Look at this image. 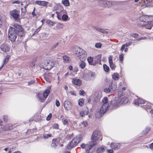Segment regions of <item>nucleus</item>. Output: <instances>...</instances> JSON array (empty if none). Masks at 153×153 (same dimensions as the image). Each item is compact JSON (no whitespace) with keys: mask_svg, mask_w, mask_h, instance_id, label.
Returning <instances> with one entry per match:
<instances>
[{"mask_svg":"<svg viewBox=\"0 0 153 153\" xmlns=\"http://www.w3.org/2000/svg\"><path fill=\"white\" fill-rule=\"evenodd\" d=\"M22 37L24 35V31L22 27L16 24L10 26L8 30V37L11 42H14L17 38V35Z\"/></svg>","mask_w":153,"mask_h":153,"instance_id":"obj_1","label":"nucleus"},{"mask_svg":"<svg viewBox=\"0 0 153 153\" xmlns=\"http://www.w3.org/2000/svg\"><path fill=\"white\" fill-rule=\"evenodd\" d=\"M129 99L127 96H115L111 101V105L115 108H117L120 105L126 104Z\"/></svg>","mask_w":153,"mask_h":153,"instance_id":"obj_2","label":"nucleus"},{"mask_svg":"<svg viewBox=\"0 0 153 153\" xmlns=\"http://www.w3.org/2000/svg\"><path fill=\"white\" fill-rule=\"evenodd\" d=\"M108 99L107 97H105L102 100L103 103L102 105L101 108L100 109L97 111L95 114L96 117L97 118L101 117L108 110V107H110V104L108 102Z\"/></svg>","mask_w":153,"mask_h":153,"instance_id":"obj_3","label":"nucleus"},{"mask_svg":"<svg viewBox=\"0 0 153 153\" xmlns=\"http://www.w3.org/2000/svg\"><path fill=\"white\" fill-rule=\"evenodd\" d=\"M76 54L80 60H85L87 57V54L85 51L79 47L76 49Z\"/></svg>","mask_w":153,"mask_h":153,"instance_id":"obj_4","label":"nucleus"},{"mask_svg":"<svg viewBox=\"0 0 153 153\" xmlns=\"http://www.w3.org/2000/svg\"><path fill=\"white\" fill-rule=\"evenodd\" d=\"M97 145V143L95 142L91 141L86 144L84 143L81 144L80 146L82 149H85L87 153H92L93 149L92 148L94 146Z\"/></svg>","mask_w":153,"mask_h":153,"instance_id":"obj_5","label":"nucleus"},{"mask_svg":"<svg viewBox=\"0 0 153 153\" xmlns=\"http://www.w3.org/2000/svg\"><path fill=\"white\" fill-rule=\"evenodd\" d=\"M81 136H76L68 143L67 145L68 148L70 149L75 147L81 141Z\"/></svg>","mask_w":153,"mask_h":153,"instance_id":"obj_6","label":"nucleus"},{"mask_svg":"<svg viewBox=\"0 0 153 153\" xmlns=\"http://www.w3.org/2000/svg\"><path fill=\"white\" fill-rule=\"evenodd\" d=\"M101 137V133L98 130H95L93 133L92 136V141L95 142L97 143V141L99 140Z\"/></svg>","mask_w":153,"mask_h":153,"instance_id":"obj_7","label":"nucleus"},{"mask_svg":"<svg viewBox=\"0 0 153 153\" xmlns=\"http://www.w3.org/2000/svg\"><path fill=\"white\" fill-rule=\"evenodd\" d=\"M54 65V64L53 62L51 61H46L45 62L44 65L42 68L47 70H50L53 67Z\"/></svg>","mask_w":153,"mask_h":153,"instance_id":"obj_8","label":"nucleus"},{"mask_svg":"<svg viewBox=\"0 0 153 153\" xmlns=\"http://www.w3.org/2000/svg\"><path fill=\"white\" fill-rule=\"evenodd\" d=\"M11 16L14 19L15 21L19 20V11L16 10H14L10 12Z\"/></svg>","mask_w":153,"mask_h":153,"instance_id":"obj_9","label":"nucleus"},{"mask_svg":"<svg viewBox=\"0 0 153 153\" xmlns=\"http://www.w3.org/2000/svg\"><path fill=\"white\" fill-rule=\"evenodd\" d=\"M146 103V101L143 99L138 98L134 99L133 101V104L135 105L139 106L140 105L144 104Z\"/></svg>","mask_w":153,"mask_h":153,"instance_id":"obj_10","label":"nucleus"},{"mask_svg":"<svg viewBox=\"0 0 153 153\" xmlns=\"http://www.w3.org/2000/svg\"><path fill=\"white\" fill-rule=\"evenodd\" d=\"M64 107L66 110H70L72 108L71 102L68 101H65L64 102Z\"/></svg>","mask_w":153,"mask_h":153,"instance_id":"obj_11","label":"nucleus"},{"mask_svg":"<svg viewBox=\"0 0 153 153\" xmlns=\"http://www.w3.org/2000/svg\"><path fill=\"white\" fill-rule=\"evenodd\" d=\"M89 113V110L87 107H84L82 111L80 112V114L81 116L82 117H84L85 115H87Z\"/></svg>","mask_w":153,"mask_h":153,"instance_id":"obj_12","label":"nucleus"},{"mask_svg":"<svg viewBox=\"0 0 153 153\" xmlns=\"http://www.w3.org/2000/svg\"><path fill=\"white\" fill-rule=\"evenodd\" d=\"M113 56H110L108 58L109 62L110 68L112 70H114L116 68V66L114 64L113 60Z\"/></svg>","mask_w":153,"mask_h":153,"instance_id":"obj_13","label":"nucleus"},{"mask_svg":"<svg viewBox=\"0 0 153 153\" xmlns=\"http://www.w3.org/2000/svg\"><path fill=\"white\" fill-rule=\"evenodd\" d=\"M0 48L1 51L4 52H6L9 51L10 47L8 45L5 44H3L1 45Z\"/></svg>","mask_w":153,"mask_h":153,"instance_id":"obj_14","label":"nucleus"},{"mask_svg":"<svg viewBox=\"0 0 153 153\" xmlns=\"http://www.w3.org/2000/svg\"><path fill=\"white\" fill-rule=\"evenodd\" d=\"M144 25L146 28L151 29L153 26V22L149 21L148 22H146L144 24Z\"/></svg>","mask_w":153,"mask_h":153,"instance_id":"obj_15","label":"nucleus"},{"mask_svg":"<svg viewBox=\"0 0 153 153\" xmlns=\"http://www.w3.org/2000/svg\"><path fill=\"white\" fill-rule=\"evenodd\" d=\"M35 3L39 5L47 7V5L49 3L48 2L45 1H36Z\"/></svg>","mask_w":153,"mask_h":153,"instance_id":"obj_16","label":"nucleus"},{"mask_svg":"<svg viewBox=\"0 0 153 153\" xmlns=\"http://www.w3.org/2000/svg\"><path fill=\"white\" fill-rule=\"evenodd\" d=\"M59 141V139H53L52 140V143L51 144V146L53 148H56Z\"/></svg>","mask_w":153,"mask_h":153,"instance_id":"obj_17","label":"nucleus"},{"mask_svg":"<svg viewBox=\"0 0 153 153\" xmlns=\"http://www.w3.org/2000/svg\"><path fill=\"white\" fill-rule=\"evenodd\" d=\"M110 146L111 148L115 150H117L120 147V144L118 143H111L110 144Z\"/></svg>","mask_w":153,"mask_h":153,"instance_id":"obj_18","label":"nucleus"},{"mask_svg":"<svg viewBox=\"0 0 153 153\" xmlns=\"http://www.w3.org/2000/svg\"><path fill=\"white\" fill-rule=\"evenodd\" d=\"M84 60H81L79 63V67L82 69H83L86 67V63Z\"/></svg>","mask_w":153,"mask_h":153,"instance_id":"obj_19","label":"nucleus"},{"mask_svg":"<svg viewBox=\"0 0 153 153\" xmlns=\"http://www.w3.org/2000/svg\"><path fill=\"white\" fill-rule=\"evenodd\" d=\"M72 82L74 84L77 85H80L82 84L81 81L79 79H74Z\"/></svg>","mask_w":153,"mask_h":153,"instance_id":"obj_20","label":"nucleus"},{"mask_svg":"<svg viewBox=\"0 0 153 153\" xmlns=\"http://www.w3.org/2000/svg\"><path fill=\"white\" fill-rule=\"evenodd\" d=\"M109 87H110V89L111 92L115 91L117 88V84L115 82H112L111 85Z\"/></svg>","mask_w":153,"mask_h":153,"instance_id":"obj_21","label":"nucleus"},{"mask_svg":"<svg viewBox=\"0 0 153 153\" xmlns=\"http://www.w3.org/2000/svg\"><path fill=\"white\" fill-rule=\"evenodd\" d=\"M146 105H143V106H141V107L145 109H149L151 108V104L146 101Z\"/></svg>","mask_w":153,"mask_h":153,"instance_id":"obj_22","label":"nucleus"},{"mask_svg":"<svg viewBox=\"0 0 153 153\" xmlns=\"http://www.w3.org/2000/svg\"><path fill=\"white\" fill-rule=\"evenodd\" d=\"M149 18V17L146 15L145 16H141L140 18V20L144 22H145V23L146 22H148V19Z\"/></svg>","mask_w":153,"mask_h":153,"instance_id":"obj_23","label":"nucleus"},{"mask_svg":"<svg viewBox=\"0 0 153 153\" xmlns=\"http://www.w3.org/2000/svg\"><path fill=\"white\" fill-rule=\"evenodd\" d=\"M101 55L100 54L97 56L95 58V63L100 64L101 62Z\"/></svg>","mask_w":153,"mask_h":153,"instance_id":"obj_24","label":"nucleus"},{"mask_svg":"<svg viewBox=\"0 0 153 153\" xmlns=\"http://www.w3.org/2000/svg\"><path fill=\"white\" fill-rule=\"evenodd\" d=\"M87 60L89 65H95L96 63H94L93 62V58L91 57H89L87 58Z\"/></svg>","mask_w":153,"mask_h":153,"instance_id":"obj_25","label":"nucleus"},{"mask_svg":"<svg viewBox=\"0 0 153 153\" xmlns=\"http://www.w3.org/2000/svg\"><path fill=\"white\" fill-rule=\"evenodd\" d=\"M51 87H49L46 89L43 92V96H48L50 92V90H51Z\"/></svg>","mask_w":153,"mask_h":153,"instance_id":"obj_26","label":"nucleus"},{"mask_svg":"<svg viewBox=\"0 0 153 153\" xmlns=\"http://www.w3.org/2000/svg\"><path fill=\"white\" fill-rule=\"evenodd\" d=\"M95 29L97 31L103 33H107L108 32L105 30L101 28L95 27Z\"/></svg>","mask_w":153,"mask_h":153,"instance_id":"obj_27","label":"nucleus"},{"mask_svg":"<svg viewBox=\"0 0 153 153\" xmlns=\"http://www.w3.org/2000/svg\"><path fill=\"white\" fill-rule=\"evenodd\" d=\"M48 96H37V98L41 102H44Z\"/></svg>","mask_w":153,"mask_h":153,"instance_id":"obj_28","label":"nucleus"},{"mask_svg":"<svg viewBox=\"0 0 153 153\" xmlns=\"http://www.w3.org/2000/svg\"><path fill=\"white\" fill-rule=\"evenodd\" d=\"M13 128V126L11 124H9L5 127V129H4V130L8 131L12 129Z\"/></svg>","mask_w":153,"mask_h":153,"instance_id":"obj_29","label":"nucleus"},{"mask_svg":"<svg viewBox=\"0 0 153 153\" xmlns=\"http://www.w3.org/2000/svg\"><path fill=\"white\" fill-rule=\"evenodd\" d=\"M48 34L47 33H43L41 34L40 36V37L42 39H47Z\"/></svg>","mask_w":153,"mask_h":153,"instance_id":"obj_30","label":"nucleus"},{"mask_svg":"<svg viewBox=\"0 0 153 153\" xmlns=\"http://www.w3.org/2000/svg\"><path fill=\"white\" fill-rule=\"evenodd\" d=\"M64 61L65 62H69L71 61V59L67 56H63Z\"/></svg>","mask_w":153,"mask_h":153,"instance_id":"obj_31","label":"nucleus"},{"mask_svg":"<svg viewBox=\"0 0 153 153\" xmlns=\"http://www.w3.org/2000/svg\"><path fill=\"white\" fill-rule=\"evenodd\" d=\"M119 75L117 73H114L112 75V77L115 80H117L119 78Z\"/></svg>","mask_w":153,"mask_h":153,"instance_id":"obj_32","label":"nucleus"},{"mask_svg":"<svg viewBox=\"0 0 153 153\" xmlns=\"http://www.w3.org/2000/svg\"><path fill=\"white\" fill-rule=\"evenodd\" d=\"M52 135L51 134H44L43 135L42 137L45 139H47L48 138L51 137Z\"/></svg>","mask_w":153,"mask_h":153,"instance_id":"obj_33","label":"nucleus"},{"mask_svg":"<svg viewBox=\"0 0 153 153\" xmlns=\"http://www.w3.org/2000/svg\"><path fill=\"white\" fill-rule=\"evenodd\" d=\"M62 3L65 6H68L69 5L70 3L68 0H64L62 1Z\"/></svg>","mask_w":153,"mask_h":153,"instance_id":"obj_34","label":"nucleus"},{"mask_svg":"<svg viewBox=\"0 0 153 153\" xmlns=\"http://www.w3.org/2000/svg\"><path fill=\"white\" fill-rule=\"evenodd\" d=\"M68 16L66 14H63L62 17V19L64 21H67L68 20Z\"/></svg>","mask_w":153,"mask_h":153,"instance_id":"obj_35","label":"nucleus"},{"mask_svg":"<svg viewBox=\"0 0 153 153\" xmlns=\"http://www.w3.org/2000/svg\"><path fill=\"white\" fill-rule=\"evenodd\" d=\"M105 151V149L104 148L101 147H100L97 149V153H102Z\"/></svg>","mask_w":153,"mask_h":153,"instance_id":"obj_36","label":"nucleus"},{"mask_svg":"<svg viewBox=\"0 0 153 153\" xmlns=\"http://www.w3.org/2000/svg\"><path fill=\"white\" fill-rule=\"evenodd\" d=\"M64 27V25L62 23H58L56 26L57 29H60L63 28Z\"/></svg>","mask_w":153,"mask_h":153,"instance_id":"obj_37","label":"nucleus"},{"mask_svg":"<svg viewBox=\"0 0 153 153\" xmlns=\"http://www.w3.org/2000/svg\"><path fill=\"white\" fill-rule=\"evenodd\" d=\"M59 43L57 42L55 44L53 45L50 48V50H52L55 49L57 46L59 45Z\"/></svg>","mask_w":153,"mask_h":153,"instance_id":"obj_38","label":"nucleus"},{"mask_svg":"<svg viewBox=\"0 0 153 153\" xmlns=\"http://www.w3.org/2000/svg\"><path fill=\"white\" fill-rule=\"evenodd\" d=\"M10 57L9 55H7L6 58L4 59V60L3 61V64L4 65V64H6L8 61Z\"/></svg>","mask_w":153,"mask_h":153,"instance_id":"obj_39","label":"nucleus"},{"mask_svg":"<svg viewBox=\"0 0 153 153\" xmlns=\"http://www.w3.org/2000/svg\"><path fill=\"white\" fill-rule=\"evenodd\" d=\"M26 8H21V16H24L26 14Z\"/></svg>","mask_w":153,"mask_h":153,"instance_id":"obj_40","label":"nucleus"},{"mask_svg":"<svg viewBox=\"0 0 153 153\" xmlns=\"http://www.w3.org/2000/svg\"><path fill=\"white\" fill-rule=\"evenodd\" d=\"M46 23L50 26H52L54 25V22L52 21L49 19H48L46 21Z\"/></svg>","mask_w":153,"mask_h":153,"instance_id":"obj_41","label":"nucleus"},{"mask_svg":"<svg viewBox=\"0 0 153 153\" xmlns=\"http://www.w3.org/2000/svg\"><path fill=\"white\" fill-rule=\"evenodd\" d=\"M103 68L104 70L106 72H108L109 70V68L108 66H107L105 64H104L103 65Z\"/></svg>","mask_w":153,"mask_h":153,"instance_id":"obj_42","label":"nucleus"},{"mask_svg":"<svg viewBox=\"0 0 153 153\" xmlns=\"http://www.w3.org/2000/svg\"><path fill=\"white\" fill-rule=\"evenodd\" d=\"M150 129V127H146V128L145 129V130H144V131H143V133L144 134H147L149 131Z\"/></svg>","mask_w":153,"mask_h":153,"instance_id":"obj_43","label":"nucleus"},{"mask_svg":"<svg viewBox=\"0 0 153 153\" xmlns=\"http://www.w3.org/2000/svg\"><path fill=\"white\" fill-rule=\"evenodd\" d=\"M113 4L112 1H107V7H109Z\"/></svg>","mask_w":153,"mask_h":153,"instance_id":"obj_44","label":"nucleus"},{"mask_svg":"<svg viewBox=\"0 0 153 153\" xmlns=\"http://www.w3.org/2000/svg\"><path fill=\"white\" fill-rule=\"evenodd\" d=\"M102 45V44L100 42L97 43L95 44V47L97 48H100L101 47Z\"/></svg>","mask_w":153,"mask_h":153,"instance_id":"obj_45","label":"nucleus"},{"mask_svg":"<svg viewBox=\"0 0 153 153\" xmlns=\"http://www.w3.org/2000/svg\"><path fill=\"white\" fill-rule=\"evenodd\" d=\"M124 58V54L123 53L120 54L119 56V60L120 61L122 62L123 61Z\"/></svg>","mask_w":153,"mask_h":153,"instance_id":"obj_46","label":"nucleus"},{"mask_svg":"<svg viewBox=\"0 0 153 153\" xmlns=\"http://www.w3.org/2000/svg\"><path fill=\"white\" fill-rule=\"evenodd\" d=\"M3 119L4 120V121L5 122H7L8 121V115H4L3 116Z\"/></svg>","mask_w":153,"mask_h":153,"instance_id":"obj_47","label":"nucleus"},{"mask_svg":"<svg viewBox=\"0 0 153 153\" xmlns=\"http://www.w3.org/2000/svg\"><path fill=\"white\" fill-rule=\"evenodd\" d=\"M62 121L63 124L64 125H67L68 124V121L65 118H63L62 120Z\"/></svg>","mask_w":153,"mask_h":153,"instance_id":"obj_48","label":"nucleus"},{"mask_svg":"<svg viewBox=\"0 0 153 153\" xmlns=\"http://www.w3.org/2000/svg\"><path fill=\"white\" fill-rule=\"evenodd\" d=\"M84 103V100L82 99L79 100L78 102V104L80 106H82V104Z\"/></svg>","mask_w":153,"mask_h":153,"instance_id":"obj_49","label":"nucleus"},{"mask_svg":"<svg viewBox=\"0 0 153 153\" xmlns=\"http://www.w3.org/2000/svg\"><path fill=\"white\" fill-rule=\"evenodd\" d=\"M79 94L80 95L84 96L85 95V93L84 90H80L79 91Z\"/></svg>","mask_w":153,"mask_h":153,"instance_id":"obj_50","label":"nucleus"},{"mask_svg":"<svg viewBox=\"0 0 153 153\" xmlns=\"http://www.w3.org/2000/svg\"><path fill=\"white\" fill-rule=\"evenodd\" d=\"M104 91L106 93H108L110 92H111V89H110V87H109L108 88H106L104 90Z\"/></svg>","mask_w":153,"mask_h":153,"instance_id":"obj_51","label":"nucleus"},{"mask_svg":"<svg viewBox=\"0 0 153 153\" xmlns=\"http://www.w3.org/2000/svg\"><path fill=\"white\" fill-rule=\"evenodd\" d=\"M138 36V34L137 33H135L134 34H131L130 35V36L134 38H137Z\"/></svg>","mask_w":153,"mask_h":153,"instance_id":"obj_52","label":"nucleus"},{"mask_svg":"<svg viewBox=\"0 0 153 153\" xmlns=\"http://www.w3.org/2000/svg\"><path fill=\"white\" fill-rule=\"evenodd\" d=\"M52 127L53 128L58 129V128L59 126L58 124L55 123L53 125Z\"/></svg>","mask_w":153,"mask_h":153,"instance_id":"obj_53","label":"nucleus"},{"mask_svg":"<svg viewBox=\"0 0 153 153\" xmlns=\"http://www.w3.org/2000/svg\"><path fill=\"white\" fill-rule=\"evenodd\" d=\"M132 43L131 42H129L126 43L125 44H124V45H125L126 47L130 45Z\"/></svg>","mask_w":153,"mask_h":153,"instance_id":"obj_54","label":"nucleus"},{"mask_svg":"<svg viewBox=\"0 0 153 153\" xmlns=\"http://www.w3.org/2000/svg\"><path fill=\"white\" fill-rule=\"evenodd\" d=\"M101 4H102L103 5V6L104 7H107V1H104L102 2Z\"/></svg>","mask_w":153,"mask_h":153,"instance_id":"obj_55","label":"nucleus"},{"mask_svg":"<svg viewBox=\"0 0 153 153\" xmlns=\"http://www.w3.org/2000/svg\"><path fill=\"white\" fill-rule=\"evenodd\" d=\"M52 117V114H49L47 116V117L46 118V120H50L51 118Z\"/></svg>","mask_w":153,"mask_h":153,"instance_id":"obj_56","label":"nucleus"},{"mask_svg":"<svg viewBox=\"0 0 153 153\" xmlns=\"http://www.w3.org/2000/svg\"><path fill=\"white\" fill-rule=\"evenodd\" d=\"M56 13L57 14V16L58 19L59 20H61L62 19L60 17V16L59 15V12L58 11H56Z\"/></svg>","mask_w":153,"mask_h":153,"instance_id":"obj_57","label":"nucleus"},{"mask_svg":"<svg viewBox=\"0 0 153 153\" xmlns=\"http://www.w3.org/2000/svg\"><path fill=\"white\" fill-rule=\"evenodd\" d=\"M4 150L6 151H8V153H10L11 152V151L10 149L8 148H5L4 149Z\"/></svg>","mask_w":153,"mask_h":153,"instance_id":"obj_58","label":"nucleus"},{"mask_svg":"<svg viewBox=\"0 0 153 153\" xmlns=\"http://www.w3.org/2000/svg\"><path fill=\"white\" fill-rule=\"evenodd\" d=\"M56 105L57 107H59L60 105V103L57 100H56Z\"/></svg>","mask_w":153,"mask_h":153,"instance_id":"obj_59","label":"nucleus"},{"mask_svg":"<svg viewBox=\"0 0 153 153\" xmlns=\"http://www.w3.org/2000/svg\"><path fill=\"white\" fill-rule=\"evenodd\" d=\"M82 124L84 126H87L88 125V123L86 121L83 122L82 123Z\"/></svg>","mask_w":153,"mask_h":153,"instance_id":"obj_60","label":"nucleus"},{"mask_svg":"<svg viewBox=\"0 0 153 153\" xmlns=\"http://www.w3.org/2000/svg\"><path fill=\"white\" fill-rule=\"evenodd\" d=\"M35 8L34 7V9H33V11L32 12V14L33 16H36V14L34 12V11L35 10Z\"/></svg>","mask_w":153,"mask_h":153,"instance_id":"obj_61","label":"nucleus"},{"mask_svg":"<svg viewBox=\"0 0 153 153\" xmlns=\"http://www.w3.org/2000/svg\"><path fill=\"white\" fill-rule=\"evenodd\" d=\"M126 46H125V45H124V44L123 45L121 48V49H120V50H121V51H123L124 49L125 48V47H126Z\"/></svg>","mask_w":153,"mask_h":153,"instance_id":"obj_62","label":"nucleus"},{"mask_svg":"<svg viewBox=\"0 0 153 153\" xmlns=\"http://www.w3.org/2000/svg\"><path fill=\"white\" fill-rule=\"evenodd\" d=\"M20 3V2L19 1H13L12 2V4H19Z\"/></svg>","mask_w":153,"mask_h":153,"instance_id":"obj_63","label":"nucleus"},{"mask_svg":"<svg viewBox=\"0 0 153 153\" xmlns=\"http://www.w3.org/2000/svg\"><path fill=\"white\" fill-rule=\"evenodd\" d=\"M149 148L153 151V143L150 144Z\"/></svg>","mask_w":153,"mask_h":153,"instance_id":"obj_64","label":"nucleus"}]
</instances>
